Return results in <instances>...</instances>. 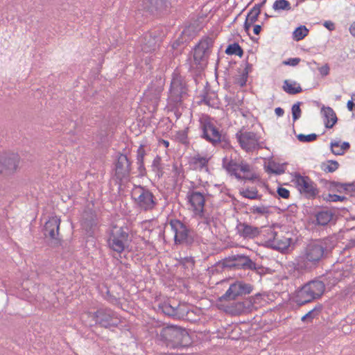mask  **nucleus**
Listing matches in <instances>:
<instances>
[{
	"instance_id": "f257e3e1",
	"label": "nucleus",
	"mask_w": 355,
	"mask_h": 355,
	"mask_svg": "<svg viewBox=\"0 0 355 355\" xmlns=\"http://www.w3.org/2000/svg\"><path fill=\"white\" fill-rule=\"evenodd\" d=\"M336 243V240L331 237L311 241L295 259V269L300 272H310L315 269L329 255Z\"/></svg>"
},
{
	"instance_id": "f03ea898",
	"label": "nucleus",
	"mask_w": 355,
	"mask_h": 355,
	"mask_svg": "<svg viewBox=\"0 0 355 355\" xmlns=\"http://www.w3.org/2000/svg\"><path fill=\"white\" fill-rule=\"evenodd\" d=\"M155 341L169 350H182L189 347L192 340L187 331L177 325L159 326L155 329Z\"/></svg>"
},
{
	"instance_id": "7ed1b4c3",
	"label": "nucleus",
	"mask_w": 355,
	"mask_h": 355,
	"mask_svg": "<svg viewBox=\"0 0 355 355\" xmlns=\"http://www.w3.org/2000/svg\"><path fill=\"white\" fill-rule=\"evenodd\" d=\"M199 123L201 138L214 146L223 144V148H226L230 146L226 139L225 135L223 134V131L214 119L207 115H204L200 119Z\"/></svg>"
},
{
	"instance_id": "20e7f679",
	"label": "nucleus",
	"mask_w": 355,
	"mask_h": 355,
	"mask_svg": "<svg viewBox=\"0 0 355 355\" xmlns=\"http://www.w3.org/2000/svg\"><path fill=\"white\" fill-rule=\"evenodd\" d=\"M131 198L136 207L143 211H152L158 204V200L153 192L146 187L141 185H134Z\"/></svg>"
},
{
	"instance_id": "39448f33",
	"label": "nucleus",
	"mask_w": 355,
	"mask_h": 355,
	"mask_svg": "<svg viewBox=\"0 0 355 355\" xmlns=\"http://www.w3.org/2000/svg\"><path fill=\"white\" fill-rule=\"evenodd\" d=\"M188 85L184 77L178 71H174L168 97V104L174 107L180 106L188 96Z\"/></svg>"
},
{
	"instance_id": "423d86ee",
	"label": "nucleus",
	"mask_w": 355,
	"mask_h": 355,
	"mask_svg": "<svg viewBox=\"0 0 355 355\" xmlns=\"http://www.w3.org/2000/svg\"><path fill=\"white\" fill-rule=\"evenodd\" d=\"M324 290L325 285L322 281H311L297 291L295 302L300 306L309 303L320 297Z\"/></svg>"
},
{
	"instance_id": "0eeeda50",
	"label": "nucleus",
	"mask_w": 355,
	"mask_h": 355,
	"mask_svg": "<svg viewBox=\"0 0 355 355\" xmlns=\"http://www.w3.org/2000/svg\"><path fill=\"white\" fill-rule=\"evenodd\" d=\"M129 241V229L127 226L112 225L107 240L108 246L112 250L121 253Z\"/></svg>"
},
{
	"instance_id": "6e6552de",
	"label": "nucleus",
	"mask_w": 355,
	"mask_h": 355,
	"mask_svg": "<svg viewBox=\"0 0 355 355\" xmlns=\"http://www.w3.org/2000/svg\"><path fill=\"white\" fill-rule=\"evenodd\" d=\"M223 166L230 174L234 175L239 180L245 179L253 180L257 178V176L254 174H246L241 176L239 171L243 172V173H248L250 172L251 167L245 162H237L235 159L232 158V155L230 157L225 156L223 159Z\"/></svg>"
},
{
	"instance_id": "1a4fd4ad",
	"label": "nucleus",
	"mask_w": 355,
	"mask_h": 355,
	"mask_svg": "<svg viewBox=\"0 0 355 355\" xmlns=\"http://www.w3.org/2000/svg\"><path fill=\"white\" fill-rule=\"evenodd\" d=\"M175 233L174 241L176 245H191L194 241V232L180 220H171L169 223Z\"/></svg>"
},
{
	"instance_id": "9d476101",
	"label": "nucleus",
	"mask_w": 355,
	"mask_h": 355,
	"mask_svg": "<svg viewBox=\"0 0 355 355\" xmlns=\"http://www.w3.org/2000/svg\"><path fill=\"white\" fill-rule=\"evenodd\" d=\"M253 291V286L243 281H236L230 285L226 292L218 299V303L236 300L240 297L248 295Z\"/></svg>"
},
{
	"instance_id": "9b49d317",
	"label": "nucleus",
	"mask_w": 355,
	"mask_h": 355,
	"mask_svg": "<svg viewBox=\"0 0 355 355\" xmlns=\"http://www.w3.org/2000/svg\"><path fill=\"white\" fill-rule=\"evenodd\" d=\"M87 315L95 324L105 328L116 327L120 323L118 314L109 308H101L94 313L89 312Z\"/></svg>"
},
{
	"instance_id": "f8f14e48",
	"label": "nucleus",
	"mask_w": 355,
	"mask_h": 355,
	"mask_svg": "<svg viewBox=\"0 0 355 355\" xmlns=\"http://www.w3.org/2000/svg\"><path fill=\"white\" fill-rule=\"evenodd\" d=\"M187 200L190 206L189 209L198 217L205 216V196L203 193L194 189V186L189 188Z\"/></svg>"
},
{
	"instance_id": "ddd939ff",
	"label": "nucleus",
	"mask_w": 355,
	"mask_h": 355,
	"mask_svg": "<svg viewBox=\"0 0 355 355\" xmlns=\"http://www.w3.org/2000/svg\"><path fill=\"white\" fill-rule=\"evenodd\" d=\"M236 138L241 148L247 153L259 148V137L254 132L240 130L236 134Z\"/></svg>"
},
{
	"instance_id": "4468645a",
	"label": "nucleus",
	"mask_w": 355,
	"mask_h": 355,
	"mask_svg": "<svg viewBox=\"0 0 355 355\" xmlns=\"http://www.w3.org/2000/svg\"><path fill=\"white\" fill-rule=\"evenodd\" d=\"M60 220L56 216L51 217L47 220L44 226V234L49 237V245L52 248H57L61 245V239L58 237V231Z\"/></svg>"
},
{
	"instance_id": "2eb2a0df",
	"label": "nucleus",
	"mask_w": 355,
	"mask_h": 355,
	"mask_svg": "<svg viewBox=\"0 0 355 355\" xmlns=\"http://www.w3.org/2000/svg\"><path fill=\"white\" fill-rule=\"evenodd\" d=\"M213 43V40L207 37L201 40L196 46L193 51V60L197 65L202 67L207 64Z\"/></svg>"
},
{
	"instance_id": "dca6fc26",
	"label": "nucleus",
	"mask_w": 355,
	"mask_h": 355,
	"mask_svg": "<svg viewBox=\"0 0 355 355\" xmlns=\"http://www.w3.org/2000/svg\"><path fill=\"white\" fill-rule=\"evenodd\" d=\"M252 298H245L242 301H230L228 302L218 303L220 306H223L225 312L232 315H240L245 312L251 311L253 308Z\"/></svg>"
},
{
	"instance_id": "f3484780",
	"label": "nucleus",
	"mask_w": 355,
	"mask_h": 355,
	"mask_svg": "<svg viewBox=\"0 0 355 355\" xmlns=\"http://www.w3.org/2000/svg\"><path fill=\"white\" fill-rule=\"evenodd\" d=\"M19 156L16 153H6L0 156V174L4 176L12 175L19 164Z\"/></svg>"
},
{
	"instance_id": "a211bd4d",
	"label": "nucleus",
	"mask_w": 355,
	"mask_h": 355,
	"mask_svg": "<svg viewBox=\"0 0 355 355\" xmlns=\"http://www.w3.org/2000/svg\"><path fill=\"white\" fill-rule=\"evenodd\" d=\"M294 181L300 192L307 197L314 198L318 194L315 184L308 176L295 173Z\"/></svg>"
},
{
	"instance_id": "6ab92c4d",
	"label": "nucleus",
	"mask_w": 355,
	"mask_h": 355,
	"mask_svg": "<svg viewBox=\"0 0 355 355\" xmlns=\"http://www.w3.org/2000/svg\"><path fill=\"white\" fill-rule=\"evenodd\" d=\"M227 266L230 268H242L259 272L261 267L258 266L249 257L243 254H234L229 257Z\"/></svg>"
},
{
	"instance_id": "aec40b11",
	"label": "nucleus",
	"mask_w": 355,
	"mask_h": 355,
	"mask_svg": "<svg viewBox=\"0 0 355 355\" xmlns=\"http://www.w3.org/2000/svg\"><path fill=\"white\" fill-rule=\"evenodd\" d=\"M131 171V162L125 155L121 154L115 163L114 177L119 182L128 179Z\"/></svg>"
},
{
	"instance_id": "412c9836",
	"label": "nucleus",
	"mask_w": 355,
	"mask_h": 355,
	"mask_svg": "<svg viewBox=\"0 0 355 355\" xmlns=\"http://www.w3.org/2000/svg\"><path fill=\"white\" fill-rule=\"evenodd\" d=\"M159 40L157 33L149 32L145 33L140 42L142 51L145 53H152L155 51L159 46Z\"/></svg>"
},
{
	"instance_id": "4be33fe9",
	"label": "nucleus",
	"mask_w": 355,
	"mask_h": 355,
	"mask_svg": "<svg viewBox=\"0 0 355 355\" xmlns=\"http://www.w3.org/2000/svg\"><path fill=\"white\" fill-rule=\"evenodd\" d=\"M236 230L237 234L243 239H253L260 235L261 229L247 223L239 222Z\"/></svg>"
},
{
	"instance_id": "5701e85b",
	"label": "nucleus",
	"mask_w": 355,
	"mask_h": 355,
	"mask_svg": "<svg viewBox=\"0 0 355 355\" xmlns=\"http://www.w3.org/2000/svg\"><path fill=\"white\" fill-rule=\"evenodd\" d=\"M98 224V218L96 212L91 209H85L82 215L81 225L85 231L92 234L93 228L96 227Z\"/></svg>"
},
{
	"instance_id": "b1692460",
	"label": "nucleus",
	"mask_w": 355,
	"mask_h": 355,
	"mask_svg": "<svg viewBox=\"0 0 355 355\" xmlns=\"http://www.w3.org/2000/svg\"><path fill=\"white\" fill-rule=\"evenodd\" d=\"M169 5V0H144L142 6L144 10L154 13L155 11H163L168 8Z\"/></svg>"
},
{
	"instance_id": "393cba45",
	"label": "nucleus",
	"mask_w": 355,
	"mask_h": 355,
	"mask_svg": "<svg viewBox=\"0 0 355 355\" xmlns=\"http://www.w3.org/2000/svg\"><path fill=\"white\" fill-rule=\"evenodd\" d=\"M266 2V0H263L261 3L254 5V6L250 10L244 23V29L245 31H248L250 26L257 21L258 17L261 13V9Z\"/></svg>"
},
{
	"instance_id": "a878e982",
	"label": "nucleus",
	"mask_w": 355,
	"mask_h": 355,
	"mask_svg": "<svg viewBox=\"0 0 355 355\" xmlns=\"http://www.w3.org/2000/svg\"><path fill=\"white\" fill-rule=\"evenodd\" d=\"M321 112L324 118V125L327 128H331L338 121L336 112L330 107L323 106Z\"/></svg>"
},
{
	"instance_id": "bb28decb",
	"label": "nucleus",
	"mask_w": 355,
	"mask_h": 355,
	"mask_svg": "<svg viewBox=\"0 0 355 355\" xmlns=\"http://www.w3.org/2000/svg\"><path fill=\"white\" fill-rule=\"evenodd\" d=\"M333 213L329 210H322L315 214L316 225L325 226L332 220Z\"/></svg>"
},
{
	"instance_id": "cd10ccee",
	"label": "nucleus",
	"mask_w": 355,
	"mask_h": 355,
	"mask_svg": "<svg viewBox=\"0 0 355 355\" xmlns=\"http://www.w3.org/2000/svg\"><path fill=\"white\" fill-rule=\"evenodd\" d=\"M290 243L291 239L278 235L277 232V236L275 237L273 241H272L271 248L282 251L287 249L290 245Z\"/></svg>"
},
{
	"instance_id": "c85d7f7f",
	"label": "nucleus",
	"mask_w": 355,
	"mask_h": 355,
	"mask_svg": "<svg viewBox=\"0 0 355 355\" xmlns=\"http://www.w3.org/2000/svg\"><path fill=\"white\" fill-rule=\"evenodd\" d=\"M259 236H262V241L264 243V245L267 247L271 248L272 241H273L275 237L277 236V232H275L271 227H268L263 230H261V232Z\"/></svg>"
},
{
	"instance_id": "c756f323",
	"label": "nucleus",
	"mask_w": 355,
	"mask_h": 355,
	"mask_svg": "<svg viewBox=\"0 0 355 355\" xmlns=\"http://www.w3.org/2000/svg\"><path fill=\"white\" fill-rule=\"evenodd\" d=\"M330 147L333 154L336 155H342L345 153V151L347 150L350 148V144L347 141H344L340 144V141H332L330 144Z\"/></svg>"
},
{
	"instance_id": "7c9ffc66",
	"label": "nucleus",
	"mask_w": 355,
	"mask_h": 355,
	"mask_svg": "<svg viewBox=\"0 0 355 355\" xmlns=\"http://www.w3.org/2000/svg\"><path fill=\"white\" fill-rule=\"evenodd\" d=\"M283 89L288 94H296L302 92V89L301 86L296 82L291 83L289 80H286L284 82Z\"/></svg>"
},
{
	"instance_id": "2f4dec72",
	"label": "nucleus",
	"mask_w": 355,
	"mask_h": 355,
	"mask_svg": "<svg viewBox=\"0 0 355 355\" xmlns=\"http://www.w3.org/2000/svg\"><path fill=\"white\" fill-rule=\"evenodd\" d=\"M158 310L164 315L175 318V306L168 302H164L159 304Z\"/></svg>"
},
{
	"instance_id": "473e14b6",
	"label": "nucleus",
	"mask_w": 355,
	"mask_h": 355,
	"mask_svg": "<svg viewBox=\"0 0 355 355\" xmlns=\"http://www.w3.org/2000/svg\"><path fill=\"white\" fill-rule=\"evenodd\" d=\"M250 212L252 214L268 217L272 213L270 206L261 205V206H252L250 208Z\"/></svg>"
},
{
	"instance_id": "72a5a7b5",
	"label": "nucleus",
	"mask_w": 355,
	"mask_h": 355,
	"mask_svg": "<svg viewBox=\"0 0 355 355\" xmlns=\"http://www.w3.org/2000/svg\"><path fill=\"white\" fill-rule=\"evenodd\" d=\"M151 168L153 171L156 174V175L160 178L164 175V170L162 164V157L159 155H157L151 164Z\"/></svg>"
},
{
	"instance_id": "f704fd0d",
	"label": "nucleus",
	"mask_w": 355,
	"mask_h": 355,
	"mask_svg": "<svg viewBox=\"0 0 355 355\" xmlns=\"http://www.w3.org/2000/svg\"><path fill=\"white\" fill-rule=\"evenodd\" d=\"M189 306L185 303H179L175 306V318L182 319L187 316L189 313Z\"/></svg>"
},
{
	"instance_id": "c9c22d12",
	"label": "nucleus",
	"mask_w": 355,
	"mask_h": 355,
	"mask_svg": "<svg viewBox=\"0 0 355 355\" xmlns=\"http://www.w3.org/2000/svg\"><path fill=\"white\" fill-rule=\"evenodd\" d=\"M209 159L206 157H202L199 155L194 156L192 158V164L195 169L202 170L207 166Z\"/></svg>"
},
{
	"instance_id": "e433bc0d",
	"label": "nucleus",
	"mask_w": 355,
	"mask_h": 355,
	"mask_svg": "<svg viewBox=\"0 0 355 355\" xmlns=\"http://www.w3.org/2000/svg\"><path fill=\"white\" fill-rule=\"evenodd\" d=\"M240 194L245 198L250 200L261 199V196L258 194V191L256 188H247L240 191Z\"/></svg>"
},
{
	"instance_id": "4c0bfd02",
	"label": "nucleus",
	"mask_w": 355,
	"mask_h": 355,
	"mask_svg": "<svg viewBox=\"0 0 355 355\" xmlns=\"http://www.w3.org/2000/svg\"><path fill=\"white\" fill-rule=\"evenodd\" d=\"M322 310V306L318 305L315 306L314 309L309 311L306 314L302 316L301 320L302 322H311L313 319L316 318Z\"/></svg>"
},
{
	"instance_id": "58836bf2",
	"label": "nucleus",
	"mask_w": 355,
	"mask_h": 355,
	"mask_svg": "<svg viewBox=\"0 0 355 355\" xmlns=\"http://www.w3.org/2000/svg\"><path fill=\"white\" fill-rule=\"evenodd\" d=\"M225 53H227V55H236L241 58L243 54V51L238 43H234L230 44L227 47L225 50Z\"/></svg>"
},
{
	"instance_id": "ea45409f",
	"label": "nucleus",
	"mask_w": 355,
	"mask_h": 355,
	"mask_svg": "<svg viewBox=\"0 0 355 355\" xmlns=\"http://www.w3.org/2000/svg\"><path fill=\"white\" fill-rule=\"evenodd\" d=\"M338 162L334 160H329L321 164V168L326 173H333L338 168Z\"/></svg>"
},
{
	"instance_id": "a19ab883",
	"label": "nucleus",
	"mask_w": 355,
	"mask_h": 355,
	"mask_svg": "<svg viewBox=\"0 0 355 355\" xmlns=\"http://www.w3.org/2000/svg\"><path fill=\"white\" fill-rule=\"evenodd\" d=\"M309 33V30L305 26H300L297 27L293 32V37L296 41H300L304 39Z\"/></svg>"
},
{
	"instance_id": "79ce46f5",
	"label": "nucleus",
	"mask_w": 355,
	"mask_h": 355,
	"mask_svg": "<svg viewBox=\"0 0 355 355\" xmlns=\"http://www.w3.org/2000/svg\"><path fill=\"white\" fill-rule=\"evenodd\" d=\"M188 131L189 128L178 131L175 135V139L182 144L187 145L189 144Z\"/></svg>"
},
{
	"instance_id": "37998d69",
	"label": "nucleus",
	"mask_w": 355,
	"mask_h": 355,
	"mask_svg": "<svg viewBox=\"0 0 355 355\" xmlns=\"http://www.w3.org/2000/svg\"><path fill=\"white\" fill-rule=\"evenodd\" d=\"M272 8L275 10H291V3L287 0H277L272 6Z\"/></svg>"
},
{
	"instance_id": "c03bdc74",
	"label": "nucleus",
	"mask_w": 355,
	"mask_h": 355,
	"mask_svg": "<svg viewBox=\"0 0 355 355\" xmlns=\"http://www.w3.org/2000/svg\"><path fill=\"white\" fill-rule=\"evenodd\" d=\"M202 101L205 104L214 107L217 105V98L215 93H207L204 96Z\"/></svg>"
},
{
	"instance_id": "a18cd8bd",
	"label": "nucleus",
	"mask_w": 355,
	"mask_h": 355,
	"mask_svg": "<svg viewBox=\"0 0 355 355\" xmlns=\"http://www.w3.org/2000/svg\"><path fill=\"white\" fill-rule=\"evenodd\" d=\"M331 189H335L338 192H341L342 191H348L349 188L352 186L350 184H343L338 182H330Z\"/></svg>"
},
{
	"instance_id": "49530a36",
	"label": "nucleus",
	"mask_w": 355,
	"mask_h": 355,
	"mask_svg": "<svg viewBox=\"0 0 355 355\" xmlns=\"http://www.w3.org/2000/svg\"><path fill=\"white\" fill-rule=\"evenodd\" d=\"M105 292L104 293L103 289L101 290V292H102V295L103 296V297L107 301L109 302L110 303L112 304H116L119 302V300H118V298L116 297L114 295H112L110 293V290L108 289V288H107L106 286H105Z\"/></svg>"
},
{
	"instance_id": "de8ad7c7",
	"label": "nucleus",
	"mask_w": 355,
	"mask_h": 355,
	"mask_svg": "<svg viewBox=\"0 0 355 355\" xmlns=\"http://www.w3.org/2000/svg\"><path fill=\"white\" fill-rule=\"evenodd\" d=\"M297 139L301 142H311L317 139L318 135L315 133H312L307 135L300 134L297 136Z\"/></svg>"
},
{
	"instance_id": "09e8293b",
	"label": "nucleus",
	"mask_w": 355,
	"mask_h": 355,
	"mask_svg": "<svg viewBox=\"0 0 355 355\" xmlns=\"http://www.w3.org/2000/svg\"><path fill=\"white\" fill-rule=\"evenodd\" d=\"M300 102H297L292 106V115L294 121L297 120L301 116L302 111L300 107Z\"/></svg>"
},
{
	"instance_id": "8fccbe9b",
	"label": "nucleus",
	"mask_w": 355,
	"mask_h": 355,
	"mask_svg": "<svg viewBox=\"0 0 355 355\" xmlns=\"http://www.w3.org/2000/svg\"><path fill=\"white\" fill-rule=\"evenodd\" d=\"M180 263L183 265L185 268H192L194 266L195 261L193 258L191 257H186L181 259Z\"/></svg>"
},
{
	"instance_id": "3c124183",
	"label": "nucleus",
	"mask_w": 355,
	"mask_h": 355,
	"mask_svg": "<svg viewBox=\"0 0 355 355\" xmlns=\"http://www.w3.org/2000/svg\"><path fill=\"white\" fill-rule=\"evenodd\" d=\"M146 150L144 145H140L137 151V162H144Z\"/></svg>"
},
{
	"instance_id": "603ef678",
	"label": "nucleus",
	"mask_w": 355,
	"mask_h": 355,
	"mask_svg": "<svg viewBox=\"0 0 355 355\" xmlns=\"http://www.w3.org/2000/svg\"><path fill=\"white\" fill-rule=\"evenodd\" d=\"M277 192L281 198L284 199H287L290 196V191L284 187H279Z\"/></svg>"
},
{
	"instance_id": "864d4df0",
	"label": "nucleus",
	"mask_w": 355,
	"mask_h": 355,
	"mask_svg": "<svg viewBox=\"0 0 355 355\" xmlns=\"http://www.w3.org/2000/svg\"><path fill=\"white\" fill-rule=\"evenodd\" d=\"M300 58H289L287 60L284 61V64L286 65H290V66H296L300 62Z\"/></svg>"
},
{
	"instance_id": "5fc2aeb1",
	"label": "nucleus",
	"mask_w": 355,
	"mask_h": 355,
	"mask_svg": "<svg viewBox=\"0 0 355 355\" xmlns=\"http://www.w3.org/2000/svg\"><path fill=\"white\" fill-rule=\"evenodd\" d=\"M346 197L345 196H340L336 194H329V200L331 202H338V201H344L346 200Z\"/></svg>"
},
{
	"instance_id": "6e6d98bb",
	"label": "nucleus",
	"mask_w": 355,
	"mask_h": 355,
	"mask_svg": "<svg viewBox=\"0 0 355 355\" xmlns=\"http://www.w3.org/2000/svg\"><path fill=\"white\" fill-rule=\"evenodd\" d=\"M138 165V171L140 176L146 175V169L144 166V162H137Z\"/></svg>"
},
{
	"instance_id": "4d7b16f0",
	"label": "nucleus",
	"mask_w": 355,
	"mask_h": 355,
	"mask_svg": "<svg viewBox=\"0 0 355 355\" xmlns=\"http://www.w3.org/2000/svg\"><path fill=\"white\" fill-rule=\"evenodd\" d=\"M173 177L175 178H178L179 176H180L182 173L181 169L178 167V166L176 164H173Z\"/></svg>"
},
{
	"instance_id": "13d9d810",
	"label": "nucleus",
	"mask_w": 355,
	"mask_h": 355,
	"mask_svg": "<svg viewBox=\"0 0 355 355\" xmlns=\"http://www.w3.org/2000/svg\"><path fill=\"white\" fill-rule=\"evenodd\" d=\"M320 74L323 76H327L329 73V67L327 64H325L319 69Z\"/></svg>"
},
{
	"instance_id": "bf43d9fd",
	"label": "nucleus",
	"mask_w": 355,
	"mask_h": 355,
	"mask_svg": "<svg viewBox=\"0 0 355 355\" xmlns=\"http://www.w3.org/2000/svg\"><path fill=\"white\" fill-rule=\"evenodd\" d=\"M324 26L329 31H333L335 29V24L331 21H324Z\"/></svg>"
},
{
	"instance_id": "052dcab7",
	"label": "nucleus",
	"mask_w": 355,
	"mask_h": 355,
	"mask_svg": "<svg viewBox=\"0 0 355 355\" xmlns=\"http://www.w3.org/2000/svg\"><path fill=\"white\" fill-rule=\"evenodd\" d=\"M269 170L270 171L271 173H275V174H277V175H279V174H282L284 173V170L279 168H268Z\"/></svg>"
},
{
	"instance_id": "680f3d73",
	"label": "nucleus",
	"mask_w": 355,
	"mask_h": 355,
	"mask_svg": "<svg viewBox=\"0 0 355 355\" xmlns=\"http://www.w3.org/2000/svg\"><path fill=\"white\" fill-rule=\"evenodd\" d=\"M349 31L350 34L355 37V21L351 24Z\"/></svg>"
},
{
	"instance_id": "e2e57ef3",
	"label": "nucleus",
	"mask_w": 355,
	"mask_h": 355,
	"mask_svg": "<svg viewBox=\"0 0 355 355\" xmlns=\"http://www.w3.org/2000/svg\"><path fill=\"white\" fill-rule=\"evenodd\" d=\"M275 112L278 116H282L284 114V111L281 107H277L275 110Z\"/></svg>"
},
{
	"instance_id": "0e129e2a",
	"label": "nucleus",
	"mask_w": 355,
	"mask_h": 355,
	"mask_svg": "<svg viewBox=\"0 0 355 355\" xmlns=\"http://www.w3.org/2000/svg\"><path fill=\"white\" fill-rule=\"evenodd\" d=\"M355 107V103L353 101H349L347 103V107L349 111H352L354 107Z\"/></svg>"
},
{
	"instance_id": "69168bd1",
	"label": "nucleus",
	"mask_w": 355,
	"mask_h": 355,
	"mask_svg": "<svg viewBox=\"0 0 355 355\" xmlns=\"http://www.w3.org/2000/svg\"><path fill=\"white\" fill-rule=\"evenodd\" d=\"M261 31V26L260 25H255L254 26L253 32L255 35H259Z\"/></svg>"
},
{
	"instance_id": "338daca9",
	"label": "nucleus",
	"mask_w": 355,
	"mask_h": 355,
	"mask_svg": "<svg viewBox=\"0 0 355 355\" xmlns=\"http://www.w3.org/2000/svg\"><path fill=\"white\" fill-rule=\"evenodd\" d=\"M261 297V295L260 293H257L254 296L250 297L249 298L252 299V302L254 301V302H253V305H254L255 303H257V300L259 299Z\"/></svg>"
},
{
	"instance_id": "774afa93",
	"label": "nucleus",
	"mask_w": 355,
	"mask_h": 355,
	"mask_svg": "<svg viewBox=\"0 0 355 355\" xmlns=\"http://www.w3.org/2000/svg\"><path fill=\"white\" fill-rule=\"evenodd\" d=\"M200 218L202 219H204V223L207 224V225H209L210 223V221H211V218L208 216H206V215L205 214V216L204 217H200Z\"/></svg>"
}]
</instances>
